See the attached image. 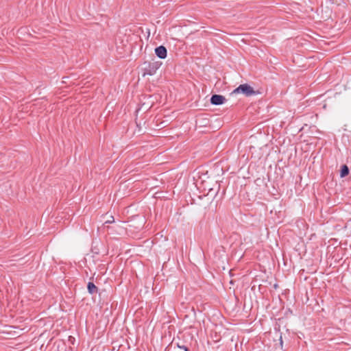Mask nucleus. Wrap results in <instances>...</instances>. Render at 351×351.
<instances>
[{
  "mask_svg": "<svg viewBox=\"0 0 351 351\" xmlns=\"http://www.w3.org/2000/svg\"><path fill=\"white\" fill-rule=\"evenodd\" d=\"M114 217L112 216H111V219H109V220H107L104 224V228H106V230L108 233H112V230L114 229V226H106V224L107 223H114Z\"/></svg>",
  "mask_w": 351,
  "mask_h": 351,
  "instance_id": "obj_6",
  "label": "nucleus"
},
{
  "mask_svg": "<svg viewBox=\"0 0 351 351\" xmlns=\"http://www.w3.org/2000/svg\"><path fill=\"white\" fill-rule=\"evenodd\" d=\"M210 101L211 104L219 106L223 104L226 99L223 95L215 94L211 96Z\"/></svg>",
  "mask_w": 351,
  "mask_h": 351,
  "instance_id": "obj_3",
  "label": "nucleus"
},
{
  "mask_svg": "<svg viewBox=\"0 0 351 351\" xmlns=\"http://www.w3.org/2000/svg\"><path fill=\"white\" fill-rule=\"evenodd\" d=\"M178 348L184 350V351H189V348L186 346H178Z\"/></svg>",
  "mask_w": 351,
  "mask_h": 351,
  "instance_id": "obj_8",
  "label": "nucleus"
},
{
  "mask_svg": "<svg viewBox=\"0 0 351 351\" xmlns=\"http://www.w3.org/2000/svg\"><path fill=\"white\" fill-rule=\"evenodd\" d=\"M87 289L90 294H94L97 292V287L95 286V285L92 282H88L87 285Z\"/></svg>",
  "mask_w": 351,
  "mask_h": 351,
  "instance_id": "obj_5",
  "label": "nucleus"
},
{
  "mask_svg": "<svg viewBox=\"0 0 351 351\" xmlns=\"http://www.w3.org/2000/svg\"><path fill=\"white\" fill-rule=\"evenodd\" d=\"M154 51L156 56L160 59H165L167 56V50L163 45L156 47Z\"/></svg>",
  "mask_w": 351,
  "mask_h": 351,
  "instance_id": "obj_4",
  "label": "nucleus"
},
{
  "mask_svg": "<svg viewBox=\"0 0 351 351\" xmlns=\"http://www.w3.org/2000/svg\"><path fill=\"white\" fill-rule=\"evenodd\" d=\"M162 63L157 61L154 62H145L144 73L143 75H154L157 70L160 68Z\"/></svg>",
  "mask_w": 351,
  "mask_h": 351,
  "instance_id": "obj_2",
  "label": "nucleus"
},
{
  "mask_svg": "<svg viewBox=\"0 0 351 351\" xmlns=\"http://www.w3.org/2000/svg\"><path fill=\"white\" fill-rule=\"evenodd\" d=\"M349 173V169L347 165H343L340 170V177L343 178L346 176H348Z\"/></svg>",
  "mask_w": 351,
  "mask_h": 351,
  "instance_id": "obj_7",
  "label": "nucleus"
},
{
  "mask_svg": "<svg viewBox=\"0 0 351 351\" xmlns=\"http://www.w3.org/2000/svg\"><path fill=\"white\" fill-rule=\"evenodd\" d=\"M232 93H241L247 97H249L256 95L257 92L255 91L254 88L248 84H243L239 85L237 88H235Z\"/></svg>",
  "mask_w": 351,
  "mask_h": 351,
  "instance_id": "obj_1",
  "label": "nucleus"
}]
</instances>
